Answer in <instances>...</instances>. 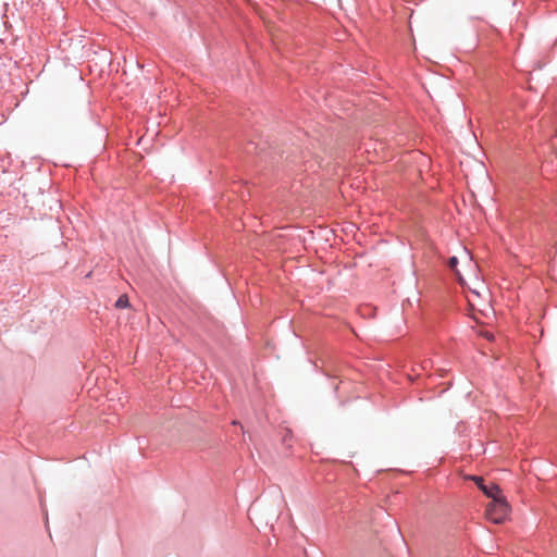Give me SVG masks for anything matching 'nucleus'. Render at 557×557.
Wrapping results in <instances>:
<instances>
[{
    "mask_svg": "<svg viewBox=\"0 0 557 557\" xmlns=\"http://www.w3.org/2000/svg\"><path fill=\"white\" fill-rule=\"evenodd\" d=\"M115 306L117 308H121V309L127 308L129 306V301H128L127 296L126 295L120 296L119 299L115 302Z\"/></svg>",
    "mask_w": 557,
    "mask_h": 557,
    "instance_id": "obj_3",
    "label": "nucleus"
},
{
    "mask_svg": "<svg viewBox=\"0 0 557 557\" xmlns=\"http://www.w3.org/2000/svg\"><path fill=\"white\" fill-rule=\"evenodd\" d=\"M475 482L480 490L492 500H494V497H502L499 495V488L497 485L492 484L491 486H486L483 484V480L481 478H475Z\"/></svg>",
    "mask_w": 557,
    "mask_h": 557,
    "instance_id": "obj_2",
    "label": "nucleus"
},
{
    "mask_svg": "<svg viewBox=\"0 0 557 557\" xmlns=\"http://www.w3.org/2000/svg\"><path fill=\"white\" fill-rule=\"evenodd\" d=\"M508 510V504L503 497H494V500H491L486 507V516L494 523H500L506 518Z\"/></svg>",
    "mask_w": 557,
    "mask_h": 557,
    "instance_id": "obj_1",
    "label": "nucleus"
},
{
    "mask_svg": "<svg viewBox=\"0 0 557 557\" xmlns=\"http://www.w3.org/2000/svg\"><path fill=\"white\" fill-rule=\"evenodd\" d=\"M447 265H448V268H449L450 270H453V271H456V272H457L456 268H457V265H458V258H457V257H450V258L448 259V263H447Z\"/></svg>",
    "mask_w": 557,
    "mask_h": 557,
    "instance_id": "obj_4",
    "label": "nucleus"
}]
</instances>
